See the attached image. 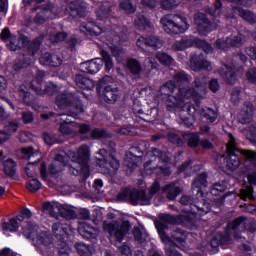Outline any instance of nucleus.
Wrapping results in <instances>:
<instances>
[{"instance_id": "nucleus-1", "label": "nucleus", "mask_w": 256, "mask_h": 256, "mask_svg": "<svg viewBox=\"0 0 256 256\" xmlns=\"http://www.w3.org/2000/svg\"><path fill=\"white\" fill-rule=\"evenodd\" d=\"M191 77L184 72H179L174 79L167 82L160 88L161 95H166V105L169 111H173L180 107L190 115L192 121L195 119V106L191 104V100L199 101L207 91L208 79L206 77L197 78L194 82V88L189 87Z\"/></svg>"}, {"instance_id": "nucleus-2", "label": "nucleus", "mask_w": 256, "mask_h": 256, "mask_svg": "<svg viewBox=\"0 0 256 256\" xmlns=\"http://www.w3.org/2000/svg\"><path fill=\"white\" fill-rule=\"evenodd\" d=\"M52 155H55V158L49 165L48 170L45 162H42L40 166V175L44 181H47L49 175L61 173L65 167H68L71 175L75 177L80 175L83 181L89 177V160L91 159L89 146L82 145L76 152L73 150L68 152L60 150L53 152Z\"/></svg>"}, {"instance_id": "nucleus-3", "label": "nucleus", "mask_w": 256, "mask_h": 256, "mask_svg": "<svg viewBox=\"0 0 256 256\" xmlns=\"http://www.w3.org/2000/svg\"><path fill=\"white\" fill-rule=\"evenodd\" d=\"M73 101H75V97L71 93H64L56 98V103L59 109H67V107H70V114L58 115L57 121L60 123V133H62V135H70L71 137H75L78 131L75 127L77 123H75L73 119H75L79 113H83L84 111L81 102L77 101L74 105Z\"/></svg>"}, {"instance_id": "nucleus-4", "label": "nucleus", "mask_w": 256, "mask_h": 256, "mask_svg": "<svg viewBox=\"0 0 256 256\" xmlns=\"http://www.w3.org/2000/svg\"><path fill=\"white\" fill-rule=\"evenodd\" d=\"M66 5H69V8L65 7L64 9H57L53 7V4H48L47 7H44L34 18V21L27 20L25 25L27 27H33L35 25H43L47 19H54V17H63L68 15L69 17H83L87 9V4L83 0H68Z\"/></svg>"}, {"instance_id": "nucleus-5", "label": "nucleus", "mask_w": 256, "mask_h": 256, "mask_svg": "<svg viewBox=\"0 0 256 256\" xmlns=\"http://www.w3.org/2000/svg\"><path fill=\"white\" fill-rule=\"evenodd\" d=\"M165 223H175L173 216L162 214L160 216V221L156 222V228L158 229L159 236L166 245V255L181 256V254L175 250V247H185V239H187V236L181 233V231H174L172 237L175 242L172 241L171 238L165 234Z\"/></svg>"}, {"instance_id": "nucleus-6", "label": "nucleus", "mask_w": 256, "mask_h": 256, "mask_svg": "<svg viewBox=\"0 0 256 256\" xmlns=\"http://www.w3.org/2000/svg\"><path fill=\"white\" fill-rule=\"evenodd\" d=\"M23 235L28 239H32L43 256H55V247L52 244L53 240L51 234L48 232L42 231L37 234V226L28 223L27 225H23Z\"/></svg>"}, {"instance_id": "nucleus-7", "label": "nucleus", "mask_w": 256, "mask_h": 256, "mask_svg": "<svg viewBox=\"0 0 256 256\" xmlns=\"http://www.w3.org/2000/svg\"><path fill=\"white\" fill-rule=\"evenodd\" d=\"M149 157H152L150 162L144 165V173L146 175H153V173H163L164 175H170L171 170L169 164L171 159L167 156L161 155L158 149H154L153 152H148ZM161 155V157H159Z\"/></svg>"}, {"instance_id": "nucleus-8", "label": "nucleus", "mask_w": 256, "mask_h": 256, "mask_svg": "<svg viewBox=\"0 0 256 256\" xmlns=\"http://www.w3.org/2000/svg\"><path fill=\"white\" fill-rule=\"evenodd\" d=\"M161 189L159 182H154L148 190V194L144 191L125 190L120 194L124 201H128L132 205H150L153 195Z\"/></svg>"}, {"instance_id": "nucleus-9", "label": "nucleus", "mask_w": 256, "mask_h": 256, "mask_svg": "<svg viewBox=\"0 0 256 256\" xmlns=\"http://www.w3.org/2000/svg\"><path fill=\"white\" fill-rule=\"evenodd\" d=\"M161 25L166 33L171 35H177L179 33H185L189 29V22L183 15H166L161 21Z\"/></svg>"}, {"instance_id": "nucleus-10", "label": "nucleus", "mask_w": 256, "mask_h": 256, "mask_svg": "<svg viewBox=\"0 0 256 256\" xmlns=\"http://www.w3.org/2000/svg\"><path fill=\"white\" fill-rule=\"evenodd\" d=\"M113 77L104 76L99 81L98 93L106 103H115L119 99V90L113 87Z\"/></svg>"}, {"instance_id": "nucleus-11", "label": "nucleus", "mask_w": 256, "mask_h": 256, "mask_svg": "<svg viewBox=\"0 0 256 256\" xmlns=\"http://www.w3.org/2000/svg\"><path fill=\"white\" fill-rule=\"evenodd\" d=\"M99 155L102 156V159H98L97 161L100 170L104 175H115L119 169V161L115 159L113 154H109L105 149L100 150Z\"/></svg>"}, {"instance_id": "nucleus-12", "label": "nucleus", "mask_w": 256, "mask_h": 256, "mask_svg": "<svg viewBox=\"0 0 256 256\" xmlns=\"http://www.w3.org/2000/svg\"><path fill=\"white\" fill-rule=\"evenodd\" d=\"M193 46L203 49L205 53H211V51H213L209 43L203 40H197L193 36H184L180 41L174 43L173 49H175V51H185V49H189V47Z\"/></svg>"}, {"instance_id": "nucleus-13", "label": "nucleus", "mask_w": 256, "mask_h": 256, "mask_svg": "<svg viewBox=\"0 0 256 256\" xmlns=\"http://www.w3.org/2000/svg\"><path fill=\"white\" fill-rule=\"evenodd\" d=\"M130 228L131 225L128 221H124L121 224H118L117 221L107 220L103 224L104 231L109 233V235L111 237H114L117 241H121L123 237H125V235L129 233Z\"/></svg>"}, {"instance_id": "nucleus-14", "label": "nucleus", "mask_w": 256, "mask_h": 256, "mask_svg": "<svg viewBox=\"0 0 256 256\" xmlns=\"http://www.w3.org/2000/svg\"><path fill=\"white\" fill-rule=\"evenodd\" d=\"M21 153L24 155L25 159H28L29 161L25 167L26 175L28 177H34L36 173L35 163H39V161H41V153H39V150H35L31 146L22 148Z\"/></svg>"}, {"instance_id": "nucleus-15", "label": "nucleus", "mask_w": 256, "mask_h": 256, "mask_svg": "<svg viewBox=\"0 0 256 256\" xmlns=\"http://www.w3.org/2000/svg\"><path fill=\"white\" fill-rule=\"evenodd\" d=\"M228 137L229 141L226 151L229 153V156L226 157V167H228L230 171H235V169L241 165V160H239V157L235 155V152L239 150L237 149V142H235V137H233V134H228Z\"/></svg>"}, {"instance_id": "nucleus-16", "label": "nucleus", "mask_w": 256, "mask_h": 256, "mask_svg": "<svg viewBox=\"0 0 256 256\" xmlns=\"http://www.w3.org/2000/svg\"><path fill=\"white\" fill-rule=\"evenodd\" d=\"M1 39L4 41L9 40V43L7 44L8 49L10 51H17V49H21L22 47H25L27 45V42L29 41L27 37L23 35L13 36L11 35V32L9 29L5 28L1 33Z\"/></svg>"}, {"instance_id": "nucleus-17", "label": "nucleus", "mask_w": 256, "mask_h": 256, "mask_svg": "<svg viewBox=\"0 0 256 256\" xmlns=\"http://www.w3.org/2000/svg\"><path fill=\"white\" fill-rule=\"evenodd\" d=\"M33 214L31 213V210L24 209L21 211L20 215L17 218L11 219L10 222H4L2 224V229L4 231V235L17 231L19 227V223H23V221H27V219H31V216Z\"/></svg>"}, {"instance_id": "nucleus-18", "label": "nucleus", "mask_w": 256, "mask_h": 256, "mask_svg": "<svg viewBox=\"0 0 256 256\" xmlns=\"http://www.w3.org/2000/svg\"><path fill=\"white\" fill-rule=\"evenodd\" d=\"M227 229L228 233H235V239H240L241 237L237 235V231H243V229H245L246 231L253 233V231L256 229V226L247 222L245 218L240 217L235 219L233 222H230L227 226Z\"/></svg>"}, {"instance_id": "nucleus-19", "label": "nucleus", "mask_w": 256, "mask_h": 256, "mask_svg": "<svg viewBox=\"0 0 256 256\" xmlns=\"http://www.w3.org/2000/svg\"><path fill=\"white\" fill-rule=\"evenodd\" d=\"M194 21L200 35H208V33H211L213 29H217V24H210L207 16L203 13L195 14Z\"/></svg>"}, {"instance_id": "nucleus-20", "label": "nucleus", "mask_w": 256, "mask_h": 256, "mask_svg": "<svg viewBox=\"0 0 256 256\" xmlns=\"http://www.w3.org/2000/svg\"><path fill=\"white\" fill-rule=\"evenodd\" d=\"M190 69L192 71H199L204 69L205 71H211L213 67L211 66V62L207 61V58L203 54H197L192 56L190 60Z\"/></svg>"}, {"instance_id": "nucleus-21", "label": "nucleus", "mask_w": 256, "mask_h": 256, "mask_svg": "<svg viewBox=\"0 0 256 256\" xmlns=\"http://www.w3.org/2000/svg\"><path fill=\"white\" fill-rule=\"evenodd\" d=\"M102 68L103 59L100 58H96L94 60H90L80 64L81 71H83V73H90V75H95V73H99Z\"/></svg>"}, {"instance_id": "nucleus-22", "label": "nucleus", "mask_w": 256, "mask_h": 256, "mask_svg": "<svg viewBox=\"0 0 256 256\" xmlns=\"http://www.w3.org/2000/svg\"><path fill=\"white\" fill-rule=\"evenodd\" d=\"M137 47L143 49L144 47H154V49H161L163 42L156 36H140L136 42Z\"/></svg>"}, {"instance_id": "nucleus-23", "label": "nucleus", "mask_w": 256, "mask_h": 256, "mask_svg": "<svg viewBox=\"0 0 256 256\" xmlns=\"http://www.w3.org/2000/svg\"><path fill=\"white\" fill-rule=\"evenodd\" d=\"M243 43V37L241 34L232 36L227 39H218L215 43L217 49H229V47H239Z\"/></svg>"}, {"instance_id": "nucleus-24", "label": "nucleus", "mask_w": 256, "mask_h": 256, "mask_svg": "<svg viewBox=\"0 0 256 256\" xmlns=\"http://www.w3.org/2000/svg\"><path fill=\"white\" fill-rule=\"evenodd\" d=\"M63 63V58L57 54L49 53L42 54L40 57L41 65H49L50 67H59Z\"/></svg>"}, {"instance_id": "nucleus-25", "label": "nucleus", "mask_w": 256, "mask_h": 256, "mask_svg": "<svg viewBox=\"0 0 256 256\" xmlns=\"http://www.w3.org/2000/svg\"><path fill=\"white\" fill-rule=\"evenodd\" d=\"M80 31L85 35H101L103 28L95 24V22H84L80 25Z\"/></svg>"}, {"instance_id": "nucleus-26", "label": "nucleus", "mask_w": 256, "mask_h": 256, "mask_svg": "<svg viewBox=\"0 0 256 256\" xmlns=\"http://www.w3.org/2000/svg\"><path fill=\"white\" fill-rule=\"evenodd\" d=\"M252 117H253V104L246 103L238 116L239 122L242 123V125L251 123Z\"/></svg>"}, {"instance_id": "nucleus-27", "label": "nucleus", "mask_w": 256, "mask_h": 256, "mask_svg": "<svg viewBox=\"0 0 256 256\" xmlns=\"http://www.w3.org/2000/svg\"><path fill=\"white\" fill-rule=\"evenodd\" d=\"M78 231L82 237L89 239L90 237H95L99 231L93 228L91 225L87 224L86 222H82L78 226Z\"/></svg>"}, {"instance_id": "nucleus-28", "label": "nucleus", "mask_w": 256, "mask_h": 256, "mask_svg": "<svg viewBox=\"0 0 256 256\" xmlns=\"http://www.w3.org/2000/svg\"><path fill=\"white\" fill-rule=\"evenodd\" d=\"M235 70L236 68H228L227 65H224L221 70L219 71L220 75L227 81V83H230L233 85L235 83L237 76H235Z\"/></svg>"}, {"instance_id": "nucleus-29", "label": "nucleus", "mask_w": 256, "mask_h": 256, "mask_svg": "<svg viewBox=\"0 0 256 256\" xmlns=\"http://www.w3.org/2000/svg\"><path fill=\"white\" fill-rule=\"evenodd\" d=\"M207 185V174L201 173L198 175L193 184L192 189H197V195H200V197H203V193H201V189Z\"/></svg>"}, {"instance_id": "nucleus-30", "label": "nucleus", "mask_w": 256, "mask_h": 256, "mask_svg": "<svg viewBox=\"0 0 256 256\" xmlns=\"http://www.w3.org/2000/svg\"><path fill=\"white\" fill-rule=\"evenodd\" d=\"M133 153H135V148H131L129 153L126 154V165L129 169H135V167L141 165V157L133 155Z\"/></svg>"}, {"instance_id": "nucleus-31", "label": "nucleus", "mask_w": 256, "mask_h": 256, "mask_svg": "<svg viewBox=\"0 0 256 256\" xmlns=\"http://www.w3.org/2000/svg\"><path fill=\"white\" fill-rule=\"evenodd\" d=\"M76 85L80 89L91 90L95 87V82L89 78H85L83 75L78 74L76 76Z\"/></svg>"}, {"instance_id": "nucleus-32", "label": "nucleus", "mask_w": 256, "mask_h": 256, "mask_svg": "<svg viewBox=\"0 0 256 256\" xmlns=\"http://www.w3.org/2000/svg\"><path fill=\"white\" fill-rule=\"evenodd\" d=\"M3 170L6 175L13 177L17 171V163L11 158H4Z\"/></svg>"}, {"instance_id": "nucleus-33", "label": "nucleus", "mask_w": 256, "mask_h": 256, "mask_svg": "<svg viewBox=\"0 0 256 256\" xmlns=\"http://www.w3.org/2000/svg\"><path fill=\"white\" fill-rule=\"evenodd\" d=\"M163 192L167 194L170 201H173V199H176L177 195L181 193V188L175 186V184H169L163 188Z\"/></svg>"}, {"instance_id": "nucleus-34", "label": "nucleus", "mask_w": 256, "mask_h": 256, "mask_svg": "<svg viewBox=\"0 0 256 256\" xmlns=\"http://www.w3.org/2000/svg\"><path fill=\"white\" fill-rule=\"evenodd\" d=\"M231 238L229 236H223L221 234L216 235L211 241V247L217 249L220 245H230Z\"/></svg>"}, {"instance_id": "nucleus-35", "label": "nucleus", "mask_w": 256, "mask_h": 256, "mask_svg": "<svg viewBox=\"0 0 256 256\" xmlns=\"http://www.w3.org/2000/svg\"><path fill=\"white\" fill-rule=\"evenodd\" d=\"M234 11H235V13L240 15V17H242V19H245V21H249V23L255 22V14L252 13L251 11L245 10L241 7L235 8Z\"/></svg>"}, {"instance_id": "nucleus-36", "label": "nucleus", "mask_w": 256, "mask_h": 256, "mask_svg": "<svg viewBox=\"0 0 256 256\" xmlns=\"http://www.w3.org/2000/svg\"><path fill=\"white\" fill-rule=\"evenodd\" d=\"M52 230L56 237H63V239H65V237H67L68 235L67 226H63L59 223H54L52 226Z\"/></svg>"}, {"instance_id": "nucleus-37", "label": "nucleus", "mask_w": 256, "mask_h": 256, "mask_svg": "<svg viewBox=\"0 0 256 256\" xmlns=\"http://www.w3.org/2000/svg\"><path fill=\"white\" fill-rule=\"evenodd\" d=\"M201 115L208 120L209 123H215L217 120L218 114L215 112V110L211 108H205L202 110Z\"/></svg>"}, {"instance_id": "nucleus-38", "label": "nucleus", "mask_w": 256, "mask_h": 256, "mask_svg": "<svg viewBox=\"0 0 256 256\" xmlns=\"http://www.w3.org/2000/svg\"><path fill=\"white\" fill-rule=\"evenodd\" d=\"M128 68L130 69L131 73L134 75H138V73H141V64L135 59L128 60Z\"/></svg>"}, {"instance_id": "nucleus-39", "label": "nucleus", "mask_w": 256, "mask_h": 256, "mask_svg": "<svg viewBox=\"0 0 256 256\" xmlns=\"http://www.w3.org/2000/svg\"><path fill=\"white\" fill-rule=\"evenodd\" d=\"M60 213L63 217H66V219H75V217H77L75 210L69 206H62Z\"/></svg>"}, {"instance_id": "nucleus-40", "label": "nucleus", "mask_w": 256, "mask_h": 256, "mask_svg": "<svg viewBox=\"0 0 256 256\" xmlns=\"http://www.w3.org/2000/svg\"><path fill=\"white\" fill-rule=\"evenodd\" d=\"M184 139L188 141L189 147H197L199 145V135L195 133L185 134Z\"/></svg>"}, {"instance_id": "nucleus-41", "label": "nucleus", "mask_w": 256, "mask_h": 256, "mask_svg": "<svg viewBox=\"0 0 256 256\" xmlns=\"http://www.w3.org/2000/svg\"><path fill=\"white\" fill-rule=\"evenodd\" d=\"M76 249L80 256H91V249L85 243H77Z\"/></svg>"}, {"instance_id": "nucleus-42", "label": "nucleus", "mask_w": 256, "mask_h": 256, "mask_svg": "<svg viewBox=\"0 0 256 256\" xmlns=\"http://www.w3.org/2000/svg\"><path fill=\"white\" fill-rule=\"evenodd\" d=\"M156 57L162 65H171L173 62V58H171L167 53L159 52Z\"/></svg>"}, {"instance_id": "nucleus-43", "label": "nucleus", "mask_w": 256, "mask_h": 256, "mask_svg": "<svg viewBox=\"0 0 256 256\" xmlns=\"http://www.w3.org/2000/svg\"><path fill=\"white\" fill-rule=\"evenodd\" d=\"M26 187L28 191H31V193H36V191L41 189V182L37 179H32L26 184Z\"/></svg>"}, {"instance_id": "nucleus-44", "label": "nucleus", "mask_w": 256, "mask_h": 256, "mask_svg": "<svg viewBox=\"0 0 256 256\" xmlns=\"http://www.w3.org/2000/svg\"><path fill=\"white\" fill-rule=\"evenodd\" d=\"M120 9L125 11V13H135L136 8L131 4V1L129 0H124L123 2L120 3Z\"/></svg>"}, {"instance_id": "nucleus-45", "label": "nucleus", "mask_w": 256, "mask_h": 256, "mask_svg": "<svg viewBox=\"0 0 256 256\" xmlns=\"http://www.w3.org/2000/svg\"><path fill=\"white\" fill-rule=\"evenodd\" d=\"M135 25L138 27V29H147V26L149 25V20L145 18V16L140 15L135 19Z\"/></svg>"}, {"instance_id": "nucleus-46", "label": "nucleus", "mask_w": 256, "mask_h": 256, "mask_svg": "<svg viewBox=\"0 0 256 256\" xmlns=\"http://www.w3.org/2000/svg\"><path fill=\"white\" fill-rule=\"evenodd\" d=\"M97 15L98 19H107L111 15V8L109 7V5L102 6L98 10Z\"/></svg>"}, {"instance_id": "nucleus-47", "label": "nucleus", "mask_w": 256, "mask_h": 256, "mask_svg": "<svg viewBox=\"0 0 256 256\" xmlns=\"http://www.w3.org/2000/svg\"><path fill=\"white\" fill-rule=\"evenodd\" d=\"M102 58H103L102 61L105 63L106 71H111V69H113V60L111 59V56L109 55V53L103 51Z\"/></svg>"}, {"instance_id": "nucleus-48", "label": "nucleus", "mask_w": 256, "mask_h": 256, "mask_svg": "<svg viewBox=\"0 0 256 256\" xmlns=\"http://www.w3.org/2000/svg\"><path fill=\"white\" fill-rule=\"evenodd\" d=\"M240 197L243 201H247V199H253V188L251 186L240 190Z\"/></svg>"}, {"instance_id": "nucleus-49", "label": "nucleus", "mask_w": 256, "mask_h": 256, "mask_svg": "<svg viewBox=\"0 0 256 256\" xmlns=\"http://www.w3.org/2000/svg\"><path fill=\"white\" fill-rule=\"evenodd\" d=\"M227 190V183L225 182H218L216 184H214L213 188H212V195H217L218 193H223Z\"/></svg>"}, {"instance_id": "nucleus-50", "label": "nucleus", "mask_w": 256, "mask_h": 256, "mask_svg": "<svg viewBox=\"0 0 256 256\" xmlns=\"http://www.w3.org/2000/svg\"><path fill=\"white\" fill-rule=\"evenodd\" d=\"M241 153L244 155L247 161H250V163H253V165L256 164V153L254 151L241 150Z\"/></svg>"}, {"instance_id": "nucleus-51", "label": "nucleus", "mask_w": 256, "mask_h": 256, "mask_svg": "<svg viewBox=\"0 0 256 256\" xmlns=\"http://www.w3.org/2000/svg\"><path fill=\"white\" fill-rule=\"evenodd\" d=\"M17 129H19V121H12L8 123L4 131L8 133V135H11L12 133H15Z\"/></svg>"}, {"instance_id": "nucleus-52", "label": "nucleus", "mask_w": 256, "mask_h": 256, "mask_svg": "<svg viewBox=\"0 0 256 256\" xmlns=\"http://www.w3.org/2000/svg\"><path fill=\"white\" fill-rule=\"evenodd\" d=\"M179 5V1L175 0H162L161 6L163 9H173Z\"/></svg>"}, {"instance_id": "nucleus-53", "label": "nucleus", "mask_w": 256, "mask_h": 256, "mask_svg": "<svg viewBox=\"0 0 256 256\" xmlns=\"http://www.w3.org/2000/svg\"><path fill=\"white\" fill-rule=\"evenodd\" d=\"M66 38L67 34L64 32H60L55 35H52L50 37V41H52V43H61V41H65Z\"/></svg>"}, {"instance_id": "nucleus-54", "label": "nucleus", "mask_w": 256, "mask_h": 256, "mask_svg": "<svg viewBox=\"0 0 256 256\" xmlns=\"http://www.w3.org/2000/svg\"><path fill=\"white\" fill-rule=\"evenodd\" d=\"M44 142L46 145H55V143H57V136H55V134L45 133Z\"/></svg>"}, {"instance_id": "nucleus-55", "label": "nucleus", "mask_w": 256, "mask_h": 256, "mask_svg": "<svg viewBox=\"0 0 256 256\" xmlns=\"http://www.w3.org/2000/svg\"><path fill=\"white\" fill-rule=\"evenodd\" d=\"M74 127L77 129V135L79 133L85 134V133H89V131L91 130V126L87 125V124H75Z\"/></svg>"}, {"instance_id": "nucleus-56", "label": "nucleus", "mask_w": 256, "mask_h": 256, "mask_svg": "<svg viewBox=\"0 0 256 256\" xmlns=\"http://www.w3.org/2000/svg\"><path fill=\"white\" fill-rule=\"evenodd\" d=\"M245 135L249 141H252V142L255 141L256 127L255 126L250 127L248 130L245 131Z\"/></svg>"}, {"instance_id": "nucleus-57", "label": "nucleus", "mask_w": 256, "mask_h": 256, "mask_svg": "<svg viewBox=\"0 0 256 256\" xmlns=\"http://www.w3.org/2000/svg\"><path fill=\"white\" fill-rule=\"evenodd\" d=\"M93 139H103V137H107V133L101 129H95L91 132Z\"/></svg>"}, {"instance_id": "nucleus-58", "label": "nucleus", "mask_w": 256, "mask_h": 256, "mask_svg": "<svg viewBox=\"0 0 256 256\" xmlns=\"http://www.w3.org/2000/svg\"><path fill=\"white\" fill-rule=\"evenodd\" d=\"M33 119H34L33 113H31L29 111L22 113L23 123H25V124L33 123Z\"/></svg>"}, {"instance_id": "nucleus-59", "label": "nucleus", "mask_w": 256, "mask_h": 256, "mask_svg": "<svg viewBox=\"0 0 256 256\" xmlns=\"http://www.w3.org/2000/svg\"><path fill=\"white\" fill-rule=\"evenodd\" d=\"M141 4L151 9H155L159 5V0H141Z\"/></svg>"}, {"instance_id": "nucleus-60", "label": "nucleus", "mask_w": 256, "mask_h": 256, "mask_svg": "<svg viewBox=\"0 0 256 256\" xmlns=\"http://www.w3.org/2000/svg\"><path fill=\"white\" fill-rule=\"evenodd\" d=\"M69 253H71V248H69V245H67L66 243H63L62 247L59 248V255L69 256Z\"/></svg>"}, {"instance_id": "nucleus-61", "label": "nucleus", "mask_w": 256, "mask_h": 256, "mask_svg": "<svg viewBox=\"0 0 256 256\" xmlns=\"http://www.w3.org/2000/svg\"><path fill=\"white\" fill-rule=\"evenodd\" d=\"M246 77L248 79V81H250V83H256V69H250L247 73H246Z\"/></svg>"}, {"instance_id": "nucleus-62", "label": "nucleus", "mask_w": 256, "mask_h": 256, "mask_svg": "<svg viewBox=\"0 0 256 256\" xmlns=\"http://www.w3.org/2000/svg\"><path fill=\"white\" fill-rule=\"evenodd\" d=\"M9 139H11V134L5 132V130L0 131V145H3V143H7Z\"/></svg>"}, {"instance_id": "nucleus-63", "label": "nucleus", "mask_w": 256, "mask_h": 256, "mask_svg": "<svg viewBox=\"0 0 256 256\" xmlns=\"http://www.w3.org/2000/svg\"><path fill=\"white\" fill-rule=\"evenodd\" d=\"M20 97L24 103H29V97H31V95L27 90H20Z\"/></svg>"}, {"instance_id": "nucleus-64", "label": "nucleus", "mask_w": 256, "mask_h": 256, "mask_svg": "<svg viewBox=\"0 0 256 256\" xmlns=\"http://www.w3.org/2000/svg\"><path fill=\"white\" fill-rule=\"evenodd\" d=\"M119 251H121L122 255L124 256H131V248L127 245H124L119 248Z\"/></svg>"}]
</instances>
